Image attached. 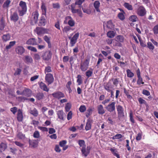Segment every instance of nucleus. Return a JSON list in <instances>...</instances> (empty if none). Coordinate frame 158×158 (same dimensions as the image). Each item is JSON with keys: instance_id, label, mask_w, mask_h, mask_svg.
<instances>
[{"instance_id": "f257e3e1", "label": "nucleus", "mask_w": 158, "mask_h": 158, "mask_svg": "<svg viewBox=\"0 0 158 158\" xmlns=\"http://www.w3.org/2000/svg\"><path fill=\"white\" fill-rule=\"evenodd\" d=\"M17 10L20 16H23L26 14L27 11V6L26 3L21 1L20 2Z\"/></svg>"}, {"instance_id": "f03ea898", "label": "nucleus", "mask_w": 158, "mask_h": 158, "mask_svg": "<svg viewBox=\"0 0 158 158\" xmlns=\"http://www.w3.org/2000/svg\"><path fill=\"white\" fill-rule=\"evenodd\" d=\"M71 12L73 13H77L79 16L82 17V13L81 10V8L78 7V5L75 3H73L71 5Z\"/></svg>"}, {"instance_id": "7ed1b4c3", "label": "nucleus", "mask_w": 158, "mask_h": 158, "mask_svg": "<svg viewBox=\"0 0 158 158\" xmlns=\"http://www.w3.org/2000/svg\"><path fill=\"white\" fill-rule=\"evenodd\" d=\"M38 41H37L36 40L35 38H31L28 40L26 42V44L31 45L33 46L38 45L39 44H41L42 40L41 38L38 37Z\"/></svg>"}, {"instance_id": "20e7f679", "label": "nucleus", "mask_w": 158, "mask_h": 158, "mask_svg": "<svg viewBox=\"0 0 158 158\" xmlns=\"http://www.w3.org/2000/svg\"><path fill=\"white\" fill-rule=\"evenodd\" d=\"M90 59H86L84 61L81 62L80 64V69L82 71L85 72L88 68Z\"/></svg>"}, {"instance_id": "39448f33", "label": "nucleus", "mask_w": 158, "mask_h": 158, "mask_svg": "<svg viewBox=\"0 0 158 158\" xmlns=\"http://www.w3.org/2000/svg\"><path fill=\"white\" fill-rule=\"evenodd\" d=\"M64 23L68 24L70 27H73L75 25V21L71 16H68L65 17Z\"/></svg>"}, {"instance_id": "423d86ee", "label": "nucleus", "mask_w": 158, "mask_h": 158, "mask_svg": "<svg viewBox=\"0 0 158 158\" xmlns=\"http://www.w3.org/2000/svg\"><path fill=\"white\" fill-rule=\"evenodd\" d=\"M34 31L38 35L48 34V30L47 29L42 27H37L35 29Z\"/></svg>"}, {"instance_id": "0eeeda50", "label": "nucleus", "mask_w": 158, "mask_h": 158, "mask_svg": "<svg viewBox=\"0 0 158 158\" xmlns=\"http://www.w3.org/2000/svg\"><path fill=\"white\" fill-rule=\"evenodd\" d=\"M118 117L119 118H123L124 117V109L123 107L120 105L116 106Z\"/></svg>"}, {"instance_id": "6e6552de", "label": "nucleus", "mask_w": 158, "mask_h": 158, "mask_svg": "<svg viewBox=\"0 0 158 158\" xmlns=\"http://www.w3.org/2000/svg\"><path fill=\"white\" fill-rule=\"evenodd\" d=\"M115 104L116 102H110L106 107V109L108 112L110 113L115 112Z\"/></svg>"}, {"instance_id": "1a4fd4ad", "label": "nucleus", "mask_w": 158, "mask_h": 158, "mask_svg": "<svg viewBox=\"0 0 158 158\" xmlns=\"http://www.w3.org/2000/svg\"><path fill=\"white\" fill-rule=\"evenodd\" d=\"M52 53L50 50L44 52L42 55L43 59L45 61H48L51 59Z\"/></svg>"}, {"instance_id": "9d476101", "label": "nucleus", "mask_w": 158, "mask_h": 158, "mask_svg": "<svg viewBox=\"0 0 158 158\" xmlns=\"http://www.w3.org/2000/svg\"><path fill=\"white\" fill-rule=\"evenodd\" d=\"M45 80L48 83V85L51 84L54 81L53 75L50 73L46 74L45 77Z\"/></svg>"}, {"instance_id": "9b49d317", "label": "nucleus", "mask_w": 158, "mask_h": 158, "mask_svg": "<svg viewBox=\"0 0 158 158\" xmlns=\"http://www.w3.org/2000/svg\"><path fill=\"white\" fill-rule=\"evenodd\" d=\"M137 14L140 16H143L146 14V10L144 7L142 6H139L137 10Z\"/></svg>"}, {"instance_id": "f8f14e48", "label": "nucleus", "mask_w": 158, "mask_h": 158, "mask_svg": "<svg viewBox=\"0 0 158 158\" xmlns=\"http://www.w3.org/2000/svg\"><path fill=\"white\" fill-rule=\"evenodd\" d=\"M39 14L37 11L36 10L32 13L31 17V23H34L35 24L37 23Z\"/></svg>"}, {"instance_id": "ddd939ff", "label": "nucleus", "mask_w": 158, "mask_h": 158, "mask_svg": "<svg viewBox=\"0 0 158 158\" xmlns=\"http://www.w3.org/2000/svg\"><path fill=\"white\" fill-rule=\"evenodd\" d=\"M52 95L54 98L59 100L61 98H64L65 97L64 94L60 91L55 92L52 94Z\"/></svg>"}, {"instance_id": "4468645a", "label": "nucleus", "mask_w": 158, "mask_h": 158, "mask_svg": "<svg viewBox=\"0 0 158 158\" xmlns=\"http://www.w3.org/2000/svg\"><path fill=\"white\" fill-rule=\"evenodd\" d=\"M79 35V33H76L70 39V44L71 47L73 46L77 42Z\"/></svg>"}, {"instance_id": "2eb2a0df", "label": "nucleus", "mask_w": 158, "mask_h": 158, "mask_svg": "<svg viewBox=\"0 0 158 158\" xmlns=\"http://www.w3.org/2000/svg\"><path fill=\"white\" fill-rule=\"evenodd\" d=\"M90 148L89 146H87L86 149V147L81 148V151L82 155L85 157H87L90 153Z\"/></svg>"}, {"instance_id": "dca6fc26", "label": "nucleus", "mask_w": 158, "mask_h": 158, "mask_svg": "<svg viewBox=\"0 0 158 158\" xmlns=\"http://www.w3.org/2000/svg\"><path fill=\"white\" fill-rule=\"evenodd\" d=\"M15 52L19 55H22L25 52V49L21 46H18L15 48Z\"/></svg>"}, {"instance_id": "f3484780", "label": "nucleus", "mask_w": 158, "mask_h": 158, "mask_svg": "<svg viewBox=\"0 0 158 158\" xmlns=\"http://www.w3.org/2000/svg\"><path fill=\"white\" fill-rule=\"evenodd\" d=\"M17 119L18 121L19 122H22L23 119V115L22 111L20 109H19L18 110Z\"/></svg>"}, {"instance_id": "a211bd4d", "label": "nucleus", "mask_w": 158, "mask_h": 158, "mask_svg": "<svg viewBox=\"0 0 158 158\" xmlns=\"http://www.w3.org/2000/svg\"><path fill=\"white\" fill-rule=\"evenodd\" d=\"M19 17L18 15L16 12H14L11 14L10 16V19L11 21L14 22H16L19 19Z\"/></svg>"}, {"instance_id": "6ab92c4d", "label": "nucleus", "mask_w": 158, "mask_h": 158, "mask_svg": "<svg viewBox=\"0 0 158 158\" xmlns=\"http://www.w3.org/2000/svg\"><path fill=\"white\" fill-rule=\"evenodd\" d=\"M23 95L27 97H30L31 95V91L29 89L25 88L23 91Z\"/></svg>"}, {"instance_id": "aec40b11", "label": "nucleus", "mask_w": 158, "mask_h": 158, "mask_svg": "<svg viewBox=\"0 0 158 158\" xmlns=\"http://www.w3.org/2000/svg\"><path fill=\"white\" fill-rule=\"evenodd\" d=\"M56 114L59 119L62 120H64L65 114L63 110H59L58 111Z\"/></svg>"}, {"instance_id": "412c9836", "label": "nucleus", "mask_w": 158, "mask_h": 158, "mask_svg": "<svg viewBox=\"0 0 158 158\" xmlns=\"http://www.w3.org/2000/svg\"><path fill=\"white\" fill-rule=\"evenodd\" d=\"M97 109L99 114L102 115L105 113V110L102 105H98L97 107Z\"/></svg>"}, {"instance_id": "4be33fe9", "label": "nucleus", "mask_w": 158, "mask_h": 158, "mask_svg": "<svg viewBox=\"0 0 158 158\" xmlns=\"http://www.w3.org/2000/svg\"><path fill=\"white\" fill-rule=\"evenodd\" d=\"M92 121L90 119H88L87 121L85 129L86 131H88L91 129Z\"/></svg>"}, {"instance_id": "5701e85b", "label": "nucleus", "mask_w": 158, "mask_h": 158, "mask_svg": "<svg viewBox=\"0 0 158 158\" xmlns=\"http://www.w3.org/2000/svg\"><path fill=\"white\" fill-rule=\"evenodd\" d=\"M40 88L44 91L48 92L49 89L47 87L46 85L42 81H41L39 84Z\"/></svg>"}, {"instance_id": "b1692460", "label": "nucleus", "mask_w": 158, "mask_h": 158, "mask_svg": "<svg viewBox=\"0 0 158 158\" xmlns=\"http://www.w3.org/2000/svg\"><path fill=\"white\" fill-rule=\"evenodd\" d=\"M46 23V21L45 17L42 16L40 20L38 25L40 26H44Z\"/></svg>"}, {"instance_id": "393cba45", "label": "nucleus", "mask_w": 158, "mask_h": 158, "mask_svg": "<svg viewBox=\"0 0 158 158\" xmlns=\"http://www.w3.org/2000/svg\"><path fill=\"white\" fill-rule=\"evenodd\" d=\"M44 40L48 44V47L49 48L52 47V44L50 41V38L48 37L47 35H45L44 36Z\"/></svg>"}, {"instance_id": "a878e982", "label": "nucleus", "mask_w": 158, "mask_h": 158, "mask_svg": "<svg viewBox=\"0 0 158 158\" xmlns=\"http://www.w3.org/2000/svg\"><path fill=\"white\" fill-rule=\"evenodd\" d=\"M41 9L42 12V15H46L47 12V8L45 4L43 2L41 4Z\"/></svg>"}, {"instance_id": "bb28decb", "label": "nucleus", "mask_w": 158, "mask_h": 158, "mask_svg": "<svg viewBox=\"0 0 158 158\" xmlns=\"http://www.w3.org/2000/svg\"><path fill=\"white\" fill-rule=\"evenodd\" d=\"M24 61L27 64L31 63L33 61V60L31 57L28 55L25 56H24Z\"/></svg>"}, {"instance_id": "cd10ccee", "label": "nucleus", "mask_w": 158, "mask_h": 158, "mask_svg": "<svg viewBox=\"0 0 158 158\" xmlns=\"http://www.w3.org/2000/svg\"><path fill=\"white\" fill-rule=\"evenodd\" d=\"M100 6V3L98 1H95L94 3V6L95 9L96 11L98 12H100V10L99 9V7Z\"/></svg>"}, {"instance_id": "c85d7f7f", "label": "nucleus", "mask_w": 158, "mask_h": 158, "mask_svg": "<svg viewBox=\"0 0 158 158\" xmlns=\"http://www.w3.org/2000/svg\"><path fill=\"white\" fill-rule=\"evenodd\" d=\"M6 26L5 20L3 17L2 18L0 21V30L3 31Z\"/></svg>"}, {"instance_id": "c756f323", "label": "nucleus", "mask_w": 158, "mask_h": 158, "mask_svg": "<svg viewBox=\"0 0 158 158\" xmlns=\"http://www.w3.org/2000/svg\"><path fill=\"white\" fill-rule=\"evenodd\" d=\"M35 97L37 100H40L44 98V95L43 93L39 92L36 94Z\"/></svg>"}, {"instance_id": "7c9ffc66", "label": "nucleus", "mask_w": 158, "mask_h": 158, "mask_svg": "<svg viewBox=\"0 0 158 158\" xmlns=\"http://www.w3.org/2000/svg\"><path fill=\"white\" fill-rule=\"evenodd\" d=\"M10 36L9 34L3 35L2 37L3 42H6L10 40Z\"/></svg>"}, {"instance_id": "2f4dec72", "label": "nucleus", "mask_w": 158, "mask_h": 158, "mask_svg": "<svg viewBox=\"0 0 158 158\" xmlns=\"http://www.w3.org/2000/svg\"><path fill=\"white\" fill-rule=\"evenodd\" d=\"M123 6L128 10H133V7L132 5L128 2H125Z\"/></svg>"}, {"instance_id": "473e14b6", "label": "nucleus", "mask_w": 158, "mask_h": 158, "mask_svg": "<svg viewBox=\"0 0 158 158\" xmlns=\"http://www.w3.org/2000/svg\"><path fill=\"white\" fill-rule=\"evenodd\" d=\"M7 148V144L5 143L2 142L0 144V152H2L4 151Z\"/></svg>"}, {"instance_id": "72a5a7b5", "label": "nucleus", "mask_w": 158, "mask_h": 158, "mask_svg": "<svg viewBox=\"0 0 158 158\" xmlns=\"http://www.w3.org/2000/svg\"><path fill=\"white\" fill-rule=\"evenodd\" d=\"M30 113L35 117H37L38 115V112L37 109L35 108L31 109L30 111Z\"/></svg>"}, {"instance_id": "f704fd0d", "label": "nucleus", "mask_w": 158, "mask_h": 158, "mask_svg": "<svg viewBox=\"0 0 158 158\" xmlns=\"http://www.w3.org/2000/svg\"><path fill=\"white\" fill-rule=\"evenodd\" d=\"M104 88L108 92L111 90V89L113 88V87L111 83L108 82L104 86Z\"/></svg>"}, {"instance_id": "c9c22d12", "label": "nucleus", "mask_w": 158, "mask_h": 158, "mask_svg": "<svg viewBox=\"0 0 158 158\" xmlns=\"http://www.w3.org/2000/svg\"><path fill=\"white\" fill-rule=\"evenodd\" d=\"M16 135L17 138L20 139H24L25 138V135L20 131L17 132Z\"/></svg>"}, {"instance_id": "e433bc0d", "label": "nucleus", "mask_w": 158, "mask_h": 158, "mask_svg": "<svg viewBox=\"0 0 158 158\" xmlns=\"http://www.w3.org/2000/svg\"><path fill=\"white\" fill-rule=\"evenodd\" d=\"M72 30V28L69 26H66L62 29L63 33H67L70 31Z\"/></svg>"}, {"instance_id": "4c0bfd02", "label": "nucleus", "mask_w": 158, "mask_h": 158, "mask_svg": "<svg viewBox=\"0 0 158 158\" xmlns=\"http://www.w3.org/2000/svg\"><path fill=\"white\" fill-rule=\"evenodd\" d=\"M106 27L107 28L110 29L114 28V25H113L111 20H110L107 22Z\"/></svg>"}, {"instance_id": "58836bf2", "label": "nucleus", "mask_w": 158, "mask_h": 158, "mask_svg": "<svg viewBox=\"0 0 158 158\" xmlns=\"http://www.w3.org/2000/svg\"><path fill=\"white\" fill-rule=\"evenodd\" d=\"M78 143L80 147L82 148L86 147L85 142L84 140L81 139L79 140Z\"/></svg>"}, {"instance_id": "ea45409f", "label": "nucleus", "mask_w": 158, "mask_h": 158, "mask_svg": "<svg viewBox=\"0 0 158 158\" xmlns=\"http://www.w3.org/2000/svg\"><path fill=\"white\" fill-rule=\"evenodd\" d=\"M115 32L111 31H108L107 33V36L110 38H113L115 36Z\"/></svg>"}, {"instance_id": "a19ab883", "label": "nucleus", "mask_w": 158, "mask_h": 158, "mask_svg": "<svg viewBox=\"0 0 158 158\" xmlns=\"http://www.w3.org/2000/svg\"><path fill=\"white\" fill-rule=\"evenodd\" d=\"M130 120L131 123V124L133 125L135 123V121L133 117V113L132 111H130L129 113Z\"/></svg>"}, {"instance_id": "79ce46f5", "label": "nucleus", "mask_w": 158, "mask_h": 158, "mask_svg": "<svg viewBox=\"0 0 158 158\" xmlns=\"http://www.w3.org/2000/svg\"><path fill=\"white\" fill-rule=\"evenodd\" d=\"M77 82L78 83V85H81L82 83V80L81 75H78L77 76Z\"/></svg>"}, {"instance_id": "37998d69", "label": "nucleus", "mask_w": 158, "mask_h": 158, "mask_svg": "<svg viewBox=\"0 0 158 158\" xmlns=\"http://www.w3.org/2000/svg\"><path fill=\"white\" fill-rule=\"evenodd\" d=\"M110 150L114 156H116L117 158H120V156L119 154L117 153V152L116 150L112 148L110 149Z\"/></svg>"}, {"instance_id": "c03bdc74", "label": "nucleus", "mask_w": 158, "mask_h": 158, "mask_svg": "<svg viewBox=\"0 0 158 158\" xmlns=\"http://www.w3.org/2000/svg\"><path fill=\"white\" fill-rule=\"evenodd\" d=\"M16 43L15 41H11L9 43V45L6 46V49H10L11 47L15 45Z\"/></svg>"}, {"instance_id": "a18cd8bd", "label": "nucleus", "mask_w": 158, "mask_h": 158, "mask_svg": "<svg viewBox=\"0 0 158 158\" xmlns=\"http://www.w3.org/2000/svg\"><path fill=\"white\" fill-rule=\"evenodd\" d=\"M129 19L130 21L132 22H135L137 20L138 18L135 15H132L130 17Z\"/></svg>"}, {"instance_id": "49530a36", "label": "nucleus", "mask_w": 158, "mask_h": 158, "mask_svg": "<svg viewBox=\"0 0 158 158\" xmlns=\"http://www.w3.org/2000/svg\"><path fill=\"white\" fill-rule=\"evenodd\" d=\"M10 3L11 1L10 0H6L3 5V7L4 8H8Z\"/></svg>"}, {"instance_id": "de8ad7c7", "label": "nucleus", "mask_w": 158, "mask_h": 158, "mask_svg": "<svg viewBox=\"0 0 158 158\" xmlns=\"http://www.w3.org/2000/svg\"><path fill=\"white\" fill-rule=\"evenodd\" d=\"M127 77H133L134 75V73L131 72V70L129 69L127 70Z\"/></svg>"}, {"instance_id": "09e8293b", "label": "nucleus", "mask_w": 158, "mask_h": 158, "mask_svg": "<svg viewBox=\"0 0 158 158\" xmlns=\"http://www.w3.org/2000/svg\"><path fill=\"white\" fill-rule=\"evenodd\" d=\"M123 13H119L118 14V18L121 20H123L125 18L123 14H125V12L123 10H122Z\"/></svg>"}, {"instance_id": "8fccbe9b", "label": "nucleus", "mask_w": 158, "mask_h": 158, "mask_svg": "<svg viewBox=\"0 0 158 158\" xmlns=\"http://www.w3.org/2000/svg\"><path fill=\"white\" fill-rule=\"evenodd\" d=\"M84 0H78L75 3L76 4L78 5V7L80 8H81L82 7L81 6V4L82 3L84 2Z\"/></svg>"}, {"instance_id": "3c124183", "label": "nucleus", "mask_w": 158, "mask_h": 158, "mask_svg": "<svg viewBox=\"0 0 158 158\" xmlns=\"http://www.w3.org/2000/svg\"><path fill=\"white\" fill-rule=\"evenodd\" d=\"M116 39L118 41L120 42H123L124 40V37L121 35H118L116 37Z\"/></svg>"}, {"instance_id": "603ef678", "label": "nucleus", "mask_w": 158, "mask_h": 158, "mask_svg": "<svg viewBox=\"0 0 158 158\" xmlns=\"http://www.w3.org/2000/svg\"><path fill=\"white\" fill-rule=\"evenodd\" d=\"M71 84L72 83L71 81H69L67 82L66 85V87L67 88L69 91V93L72 92V90L71 89V88L70 87V86L71 85Z\"/></svg>"}, {"instance_id": "864d4df0", "label": "nucleus", "mask_w": 158, "mask_h": 158, "mask_svg": "<svg viewBox=\"0 0 158 158\" xmlns=\"http://www.w3.org/2000/svg\"><path fill=\"white\" fill-rule=\"evenodd\" d=\"M152 30L155 35L158 34V24L154 27Z\"/></svg>"}, {"instance_id": "5fc2aeb1", "label": "nucleus", "mask_w": 158, "mask_h": 158, "mask_svg": "<svg viewBox=\"0 0 158 158\" xmlns=\"http://www.w3.org/2000/svg\"><path fill=\"white\" fill-rule=\"evenodd\" d=\"M52 71L51 68L50 66H48L45 67L44 70V73L46 74V73H49Z\"/></svg>"}, {"instance_id": "6e6d98bb", "label": "nucleus", "mask_w": 158, "mask_h": 158, "mask_svg": "<svg viewBox=\"0 0 158 158\" xmlns=\"http://www.w3.org/2000/svg\"><path fill=\"white\" fill-rule=\"evenodd\" d=\"M33 58L35 60H39L41 58L40 56L38 53H35L34 55Z\"/></svg>"}, {"instance_id": "4d7b16f0", "label": "nucleus", "mask_w": 158, "mask_h": 158, "mask_svg": "<svg viewBox=\"0 0 158 158\" xmlns=\"http://www.w3.org/2000/svg\"><path fill=\"white\" fill-rule=\"evenodd\" d=\"M71 107V105L70 103H67L65 106V110L67 112H68L69 111Z\"/></svg>"}, {"instance_id": "13d9d810", "label": "nucleus", "mask_w": 158, "mask_h": 158, "mask_svg": "<svg viewBox=\"0 0 158 158\" xmlns=\"http://www.w3.org/2000/svg\"><path fill=\"white\" fill-rule=\"evenodd\" d=\"M29 144L31 147L35 148L37 147L38 144L35 141L29 142Z\"/></svg>"}, {"instance_id": "bf43d9fd", "label": "nucleus", "mask_w": 158, "mask_h": 158, "mask_svg": "<svg viewBox=\"0 0 158 158\" xmlns=\"http://www.w3.org/2000/svg\"><path fill=\"white\" fill-rule=\"evenodd\" d=\"M147 47L150 50H153L154 48V47L152 43L150 42H148Z\"/></svg>"}, {"instance_id": "052dcab7", "label": "nucleus", "mask_w": 158, "mask_h": 158, "mask_svg": "<svg viewBox=\"0 0 158 158\" xmlns=\"http://www.w3.org/2000/svg\"><path fill=\"white\" fill-rule=\"evenodd\" d=\"M19 102H24L25 100H27V98L23 96H19L17 98Z\"/></svg>"}, {"instance_id": "680f3d73", "label": "nucleus", "mask_w": 158, "mask_h": 158, "mask_svg": "<svg viewBox=\"0 0 158 158\" xmlns=\"http://www.w3.org/2000/svg\"><path fill=\"white\" fill-rule=\"evenodd\" d=\"M137 83L138 85H140L141 84H144V82H143V79L141 77L138 78Z\"/></svg>"}, {"instance_id": "e2e57ef3", "label": "nucleus", "mask_w": 158, "mask_h": 158, "mask_svg": "<svg viewBox=\"0 0 158 158\" xmlns=\"http://www.w3.org/2000/svg\"><path fill=\"white\" fill-rule=\"evenodd\" d=\"M123 137V135L121 134H117L115 135L114 136H113L112 138L113 139H118L122 138Z\"/></svg>"}, {"instance_id": "0e129e2a", "label": "nucleus", "mask_w": 158, "mask_h": 158, "mask_svg": "<svg viewBox=\"0 0 158 158\" xmlns=\"http://www.w3.org/2000/svg\"><path fill=\"white\" fill-rule=\"evenodd\" d=\"M79 110L81 112L83 113L86 110V107L85 105H81L80 106Z\"/></svg>"}, {"instance_id": "69168bd1", "label": "nucleus", "mask_w": 158, "mask_h": 158, "mask_svg": "<svg viewBox=\"0 0 158 158\" xmlns=\"http://www.w3.org/2000/svg\"><path fill=\"white\" fill-rule=\"evenodd\" d=\"M27 48L31 51L34 52H37V49L34 47L29 46L27 47Z\"/></svg>"}, {"instance_id": "338daca9", "label": "nucleus", "mask_w": 158, "mask_h": 158, "mask_svg": "<svg viewBox=\"0 0 158 158\" xmlns=\"http://www.w3.org/2000/svg\"><path fill=\"white\" fill-rule=\"evenodd\" d=\"M22 72V70L19 68H17L14 73V75L15 76L17 75H19Z\"/></svg>"}, {"instance_id": "774afa93", "label": "nucleus", "mask_w": 158, "mask_h": 158, "mask_svg": "<svg viewBox=\"0 0 158 158\" xmlns=\"http://www.w3.org/2000/svg\"><path fill=\"white\" fill-rule=\"evenodd\" d=\"M92 73L93 72L92 71L88 70L85 73V75L88 78H89L92 76Z\"/></svg>"}]
</instances>
